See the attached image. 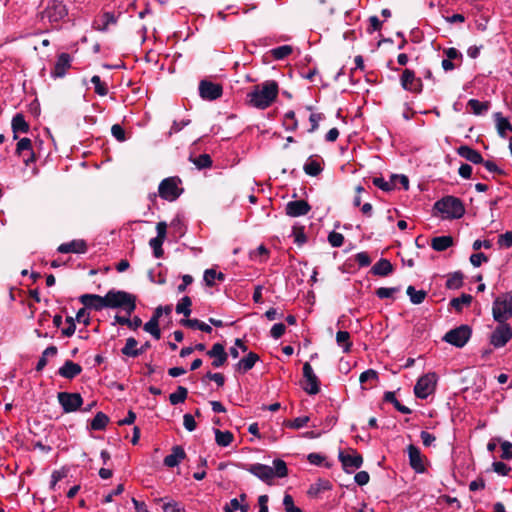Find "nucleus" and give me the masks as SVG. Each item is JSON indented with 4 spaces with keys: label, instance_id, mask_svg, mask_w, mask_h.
I'll return each instance as SVG.
<instances>
[{
    "label": "nucleus",
    "instance_id": "nucleus-45",
    "mask_svg": "<svg viewBox=\"0 0 512 512\" xmlns=\"http://www.w3.org/2000/svg\"><path fill=\"white\" fill-rule=\"evenodd\" d=\"M190 161L199 169H206L212 166V158L209 154H201L196 158L190 157Z\"/></svg>",
    "mask_w": 512,
    "mask_h": 512
},
{
    "label": "nucleus",
    "instance_id": "nucleus-52",
    "mask_svg": "<svg viewBox=\"0 0 512 512\" xmlns=\"http://www.w3.org/2000/svg\"><path fill=\"white\" fill-rule=\"evenodd\" d=\"M284 126L288 131H295L298 127V122L295 117L294 111H288L284 116Z\"/></svg>",
    "mask_w": 512,
    "mask_h": 512
},
{
    "label": "nucleus",
    "instance_id": "nucleus-38",
    "mask_svg": "<svg viewBox=\"0 0 512 512\" xmlns=\"http://www.w3.org/2000/svg\"><path fill=\"white\" fill-rule=\"evenodd\" d=\"M137 345L138 341L134 337H129L126 339L125 346L121 349V353L124 356L136 358L138 357Z\"/></svg>",
    "mask_w": 512,
    "mask_h": 512
},
{
    "label": "nucleus",
    "instance_id": "nucleus-49",
    "mask_svg": "<svg viewBox=\"0 0 512 512\" xmlns=\"http://www.w3.org/2000/svg\"><path fill=\"white\" fill-rule=\"evenodd\" d=\"M164 239H161L160 237H154L150 239L149 245L153 249V255L156 258H161L164 254V250L162 248V245L164 243Z\"/></svg>",
    "mask_w": 512,
    "mask_h": 512
},
{
    "label": "nucleus",
    "instance_id": "nucleus-31",
    "mask_svg": "<svg viewBox=\"0 0 512 512\" xmlns=\"http://www.w3.org/2000/svg\"><path fill=\"white\" fill-rule=\"evenodd\" d=\"M304 172L312 177L318 176L323 171V167L319 160L313 159V157H309L307 162L303 166Z\"/></svg>",
    "mask_w": 512,
    "mask_h": 512
},
{
    "label": "nucleus",
    "instance_id": "nucleus-19",
    "mask_svg": "<svg viewBox=\"0 0 512 512\" xmlns=\"http://www.w3.org/2000/svg\"><path fill=\"white\" fill-rule=\"evenodd\" d=\"M71 56L68 53H61L57 57V61L51 71L53 78H62L66 75V72L71 68Z\"/></svg>",
    "mask_w": 512,
    "mask_h": 512
},
{
    "label": "nucleus",
    "instance_id": "nucleus-6",
    "mask_svg": "<svg viewBox=\"0 0 512 512\" xmlns=\"http://www.w3.org/2000/svg\"><path fill=\"white\" fill-rule=\"evenodd\" d=\"M437 374L435 372H429L421 376L415 386L414 394L419 399H426L429 395L433 394L437 385Z\"/></svg>",
    "mask_w": 512,
    "mask_h": 512
},
{
    "label": "nucleus",
    "instance_id": "nucleus-37",
    "mask_svg": "<svg viewBox=\"0 0 512 512\" xmlns=\"http://www.w3.org/2000/svg\"><path fill=\"white\" fill-rule=\"evenodd\" d=\"M57 353H58V349H57L56 346L51 345V346L47 347L42 352V355H41V357L38 360V363H37V365L35 367L36 371H38V372L42 371L45 368V366L47 365V362H48L47 358L48 357H53V356L57 355Z\"/></svg>",
    "mask_w": 512,
    "mask_h": 512
},
{
    "label": "nucleus",
    "instance_id": "nucleus-55",
    "mask_svg": "<svg viewBox=\"0 0 512 512\" xmlns=\"http://www.w3.org/2000/svg\"><path fill=\"white\" fill-rule=\"evenodd\" d=\"M292 234L294 236V242L301 246L307 241V237L304 232V226H294L292 230Z\"/></svg>",
    "mask_w": 512,
    "mask_h": 512
},
{
    "label": "nucleus",
    "instance_id": "nucleus-57",
    "mask_svg": "<svg viewBox=\"0 0 512 512\" xmlns=\"http://www.w3.org/2000/svg\"><path fill=\"white\" fill-rule=\"evenodd\" d=\"M68 474V470L65 468H62L61 470H55L52 472L51 475V483H50V489L55 490V487L57 483L65 478Z\"/></svg>",
    "mask_w": 512,
    "mask_h": 512
},
{
    "label": "nucleus",
    "instance_id": "nucleus-2",
    "mask_svg": "<svg viewBox=\"0 0 512 512\" xmlns=\"http://www.w3.org/2000/svg\"><path fill=\"white\" fill-rule=\"evenodd\" d=\"M433 209L444 214L446 219H460L465 214V206L462 200L452 195L437 200Z\"/></svg>",
    "mask_w": 512,
    "mask_h": 512
},
{
    "label": "nucleus",
    "instance_id": "nucleus-53",
    "mask_svg": "<svg viewBox=\"0 0 512 512\" xmlns=\"http://www.w3.org/2000/svg\"><path fill=\"white\" fill-rule=\"evenodd\" d=\"M400 291V287H380L376 289L375 294L379 299H386L392 297L395 293Z\"/></svg>",
    "mask_w": 512,
    "mask_h": 512
},
{
    "label": "nucleus",
    "instance_id": "nucleus-27",
    "mask_svg": "<svg viewBox=\"0 0 512 512\" xmlns=\"http://www.w3.org/2000/svg\"><path fill=\"white\" fill-rule=\"evenodd\" d=\"M394 270L391 262L386 258L378 260L371 268V273L375 276L386 277Z\"/></svg>",
    "mask_w": 512,
    "mask_h": 512
},
{
    "label": "nucleus",
    "instance_id": "nucleus-3",
    "mask_svg": "<svg viewBox=\"0 0 512 512\" xmlns=\"http://www.w3.org/2000/svg\"><path fill=\"white\" fill-rule=\"evenodd\" d=\"M106 300L108 308H121L128 316L136 309V296L123 290L110 289L106 293Z\"/></svg>",
    "mask_w": 512,
    "mask_h": 512
},
{
    "label": "nucleus",
    "instance_id": "nucleus-48",
    "mask_svg": "<svg viewBox=\"0 0 512 512\" xmlns=\"http://www.w3.org/2000/svg\"><path fill=\"white\" fill-rule=\"evenodd\" d=\"M468 106L472 109L473 113L476 115H481L483 112L487 111L489 108L488 102H481L477 99H470L468 101Z\"/></svg>",
    "mask_w": 512,
    "mask_h": 512
},
{
    "label": "nucleus",
    "instance_id": "nucleus-10",
    "mask_svg": "<svg viewBox=\"0 0 512 512\" xmlns=\"http://www.w3.org/2000/svg\"><path fill=\"white\" fill-rule=\"evenodd\" d=\"M57 399L64 413L77 411L83 404V398L80 393L59 392Z\"/></svg>",
    "mask_w": 512,
    "mask_h": 512
},
{
    "label": "nucleus",
    "instance_id": "nucleus-61",
    "mask_svg": "<svg viewBox=\"0 0 512 512\" xmlns=\"http://www.w3.org/2000/svg\"><path fill=\"white\" fill-rule=\"evenodd\" d=\"M75 320L73 317L71 316H67L65 321L66 323L68 324L66 328L62 329V335L65 336V337H71L74 335L75 333V330H76V324H75Z\"/></svg>",
    "mask_w": 512,
    "mask_h": 512
},
{
    "label": "nucleus",
    "instance_id": "nucleus-62",
    "mask_svg": "<svg viewBox=\"0 0 512 512\" xmlns=\"http://www.w3.org/2000/svg\"><path fill=\"white\" fill-rule=\"evenodd\" d=\"M283 505L286 512H303L300 508L294 505L293 497L290 494L284 495Z\"/></svg>",
    "mask_w": 512,
    "mask_h": 512
},
{
    "label": "nucleus",
    "instance_id": "nucleus-64",
    "mask_svg": "<svg viewBox=\"0 0 512 512\" xmlns=\"http://www.w3.org/2000/svg\"><path fill=\"white\" fill-rule=\"evenodd\" d=\"M502 454L501 458L503 460H511L512 459V443L510 441L501 442Z\"/></svg>",
    "mask_w": 512,
    "mask_h": 512
},
{
    "label": "nucleus",
    "instance_id": "nucleus-26",
    "mask_svg": "<svg viewBox=\"0 0 512 512\" xmlns=\"http://www.w3.org/2000/svg\"><path fill=\"white\" fill-rule=\"evenodd\" d=\"M259 359L260 357L258 354L255 352H249L235 365V370L240 373H246L254 367Z\"/></svg>",
    "mask_w": 512,
    "mask_h": 512
},
{
    "label": "nucleus",
    "instance_id": "nucleus-25",
    "mask_svg": "<svg viewBox=\"0 0 512 512\" xmlns=\"http://www.w3.org/2000/svg\"><path fill=\"white\" fill-rule=\"evenodd\" d=\"M185 458H186V452L183 449V447L180 445H176V446L172 447L171 454L167 455L164 458L163 463L165 466H167L169 468H173V467L179 465V463L182 460H184Z\"/></svg>",
    "mask_w": 512,
    "mask_h": 512
},
{
    "label": "nucleus",
    "instance_id": "nucleus-7",
    "mask_svg": "<svg viewBox=\"0 0 512 512\" xmlns=\"http://www.w3.org/2000/svg\"><path fill=\"white\" fill-rule=\"evenodd\" d=\"M471 335V327L469 325L463 324L445 333L443 340L457 348H462L469 341Z\"/></svg>",
    "mask_w": 512,
    "mask_h": 512
},
{
    "label": "nucleus",
    "instance_id": "nucleus-60",
    "mask_svg": "<svg viewBox=\"0 0 512 512\" xmlns=\"http://www.w3.org/2000/svg\"><path fill=\"white\" fill-rule=\"evenodd\" d=\"M373 184L381 189L382 191L389 192L394 189V184L392 182L385 181L382 177L373 178Z\"/></svg>",
    "mask_w": 512,
    "mask_h": 512
},
{
    "label": "nucleus",
    "instance_id": "nucleus-33",
    "mask_svg": "<svg viewBox=\"0 0 512 512\" xmlns=\"http://www.w3.org/2000/svg\"><path fill=\"white\" fill-rule=\"evenodd\" d=\"M383 400L385 402H388V403H391L393 404V406L395 407V409L397 411H399L400 413L402 414H411L412 413V410L401 404L395 397V392H392V391H387L384 393V396H383Z\"/></svg>",
    "mask_w": 512,
    "mask_h": 512
},
{
    "label": "nucleus",
    "instance_id": "nucleus-12",
    "mask_svg": "<svg viewBox=\"0 0 512 512\" xmlns=\"http://www.w3.org/2000/svg\"><path fill=\"white\" fill-rule=\"evenodd\" d=\"M401 87L411 93L419 94L423 90L421 78L416 77L415 72L411 69H404L400 77Z\"/></svg>",
    "mask_w": 512,
    "mask_h": 512
},
{
    "label": "nucleus",
    "instance_id": "nucleus-40",
    "mask_svg": "<svg viewBox=\"0 0 512 512\" xmlns=\"http://www.w3.org/2000/svg\"><path fill=\"white\" fill-rule=\"evenodd\" d=\"M336 342L338 346L342 347L343 352L348 353L351 350L352 342L350 340V334L347 331H338L336 333Z\"/></svg>",
    "mask_w": 512,
    "mask_h": 512
},
{
    "label": "nucleus",
    "instance_id": "nucleus-28",
    "mask_svg": "<svg viewBox=\"0 0 512 512\" xmlns=\"http://www.w3.org/2000/svg\"><path fill=\"white\" fill-rule=\"evenodd\" d=\"M332 488V484L327 479H318L315 483L311 484L307 494L310 497H317L321 492L330 490Z\"/></svg>",
    "mask_w": 512,
    "mask_h": 512
},
{
    "label": "nucleus",
    "instance_id": "nucleus-29",
    "mask_svg": "<svg viewBox=\"0 0 512 512\" xmlns=\"http://www.w3.org/2000/svg\"><path fill=\"white\" fill-rule=\"evenodd\" d=\"M13 133H28L30 126L21 113L14 115L11 123Z\"/></svg>",
    "mask_w": 512,
    "mask_h": 512
},
{
    "label": "nucleus",
    "instance_id": "nucleus-47",
    "mask_svg": "<svg viewBox=\"0 0 512 512\" xmlns=\"http://www.w3.org/2000/svg\"><path fill=\"white\" fill-rule=\"evenodd\" d=\"M293 52V48L290 45H282L273 48L270 53L275 60H283Z\"/></svg>",
    "mask_w": 512,
    "mask_h": 512
},
{
    "label": "nucleus",
    "instance_id": "nucleus-1",
    "mask_svg": "<svg viewBox=\"0 0 512 512\" xmlns=\"http://www.w3.org/2000/svg\"><path fill=\"white\" fill-rule=\"evenodd\" d=\"M278 93L279 86L276 81H265L262 84L255 85L252 91L247 94V103L251 107L264 110L275 102Z\"/></svg>",
    "mask_w": 512,
    "mask_h": 512
},
{
    "label": "nucleus",
    "instance_id": "nucleus-51",
    "mask_svg": "<svg viewBox=\"0 0 512 512\" xmlns=\"http://www.w3.org/2000/svg\"><path fill=\"white\" fill-rule=\"evenodd\" d=\"M91 82L94 85L95 93H97L100 96H105L108 93L107 85L101 81L100 76L94 75L91 78Z\"/></svg>",
    "mask_w": 512,
    "mask_h": 512
},
{
    "label": "nucleus",
    "instance_id": "nucleus-36",
    "mask_svg": "<svg viewBox=\"0 0 512 512\" xmlns=\"http://www.w3.org/2000/svg\"><path fill=\"white\" fill-rule=\"evenodd\" d=\"M109 423V417L103 413L98 412L90 422V429L94 431L104 430Z\"/></svg>",
    "mask_w": 512,
    "mask_h": 512
},
{
    "label": "nucleus",
    "instance_id": "nucleus-9",
    "mask_svg": "<svg viewBox=\"0 0 512 512\" xmlns=\"http://www.w3.org/2000/svg\"><path fill=\"white\" fill-rule=\"evenodd\" d=\"M68 15V9L62 1L50 0L41 13L42 18H48L51 23L59 22Z\"/></svg>",
    "mask_w": 512,
    "mask_h": 512
},
{
    "label": "nucleus",
    "instance_id": "nucleus-63",
    "mask_svg": "<svg viewBox=\"0 0 512 512\" xmlns=\"http://www.w3.org/2000/svg\"><path fill=\"white\" fill-rule=\"evenodd\" d=\"M497 243L500 247H512V231H507L504 234L499 235Z\"/></svg>",
    "mask_w": 512,
    "mask_h": 512
},
{
    "label": "nucleus",
    "instance_id": "nucleus-50",
    "mask_svg": "<svg viewBox=\"0 0 512 512\" xmlns=\"http://www.w3.org/2000/svg\"><path fill=\"white\" fill-rule=\"evenodd\" d=\"M143 329L147 333H150L156 340L161 338V331L158 322L150 319L147 323L144 324Z\"/></svg>",
    "mask_w": 512,
    "mask_h": 512
},
{
    "label": "nucleus",
    "instance_id": "nucleus-46",
    "mask_svg": "<svg viewBox=\"0 0 512 512\" xmlns=\"http://www.w3.org/2000/svg\"><path fill=\"white\" fill-rule=\"evenodd\" d=\"M192 300L189 296H184L176 305V313L183 314L185 317L191 314Z\"/></svg>",
    "mask_w": 512,
    "mask_h": 512
},
{
    "label": "nucleus",
    "instance_id": "nucleus-42",
    "mask_svg": "<svg viewBox=\"0 0 512 512\" xmlns=\"http://www.w3.org/2000/svg\"><path fill=\"white\" fill-rule=\"evenodd\" d=\"M473 297L470 294L463 293L460 297L453 298L450 301V306L453 307L457 312H461L463 305H470Z\"/></svg>",
    "mask_w": 512,
    "mask_h": 512
},
{
    "label": "nucleus",
    "instance_id": "nucleus-23",
    "mask_svg": "<svg viewBox=\"0 0 512 512\" xmlns=\"http://www.w3.org/2000/svg\"><path fill=\"white\" fill-rule=\"evenodd\" d=\"M457 154L473 164H482L484 162L481 153L468 145L459 146Z\"/></svg>",
    "mask_w": 512,
    "mask_h": 512
},
{
    "label": "nucleus",
    "instance_id": "nucleus-59",
    "mask_svg": "<svg viewBox=\"0 0 512 512\" xmlns=\"http://www.w3.org/2000/svg\"><path fill=\"white\" fill-rule=\"evenodd\" d=\"M328 242L332 247H341L344 243V236L341 233L332 231L328 235Z\"/></svg>",
    "mask_w": 512,
    "mask_h": 512
},
{
    "label": "nucleus",
    "instance_id": "nucleus-20",
    "mask_svg": "<svg viewBox=\"0 0 512 512\" xmlns=\"http://www.w3.org/2000/svg\"><path fill=\"white\" fill-rule=\"evenodd\" d=\"M353 455L344 454L343 452L339 453V461L342 463L344 470L347 473H350L351 470L349 468L358 469L363 464V457L356 450L352 449Z\"/></svg>",
    "mask_w": 512,
    "mask_h": 512
},
{
    "label": "nucleus",
    "instance_id": "nucleus-16",
    "mask_svg": "<svg viewBox=\"0 0 512 512\" xmlns=\"http://www.w3.org/2000/svg\"><path fill=\"white\" fill-rule=\"evenodd\" d=\"M79 301L85 308L95 311H101L107 307L106 295L100 296L98 294H83L79 297Z\"/></svg>",
    "mask_w": 512,
    "mask_h": 512
},
{
    "label": "nucleus",
    "instance_id": "nucleus-13",
    "mask_svg": "<svg viewBox=\"0 0 512 512\" xmlns=\"http://www.w3.org/2000/svg\"><path fill=\"white\" fill-rule=\"evenodd\" d=\"M199 94L204 100H216L222 96L223 87L221 84L209 80H201L199 83Z\"/></svg>",
    "mask_w": 512,
    "mask_h": 512
},
{
    "label": "nucleus",
    "instance_id": "nucleus-41",
    "mask_svg": "<svg viewBox=\"0 0 512 512\" xmlns=\"http://www.w3.org/2000/svg\"><path fill=\"white\" fill-rule=\"evenodd\" d=\"M288 475V468L285 461L275 459L272 467V477L284 478Z\"/></svg>",
    "mask_w": 512,
    "mask_h": 512
},
{
    "label": "nucleus",
    "instance_id": "nucleus-34",
    "mask_svg": "<svg viewBox=\"0 0 512 512\" xmlns=\"http://www.w3.org/2000/svg\"><path fill=\"white\" fill-rule=\"evenodd\" d=\"M214 433L215 441L217 445L221 447L229 446L234 440V435L230 431H221L219 429H214Z\"/></svg>",
    "mask_w": 512,
    "mask_h": 512
},
{
    "label": "nucleus",
    "instance_id": "nucleus-39",
    "mask_svg": "<svg viewBox=\"0 0 512 512\" xmlns=\"http://www.w3.org/2000/svg\"><path fill=\"white\" fill-rule=\"evenodd\" d=\"M406 293L409 296L410 301L415 305L421 304L427 296L426 291L416 290L412 285L407 287Z\"/></svg>",
    "mask_w": 512,
    "mask_h": 512
},
{
    "label": "nucleus",
    "instance_id": "nucleus-11",
    "mask_svg": "<svg viewBox=\"0 0 512 512\" xmlns=\"http://www.w3.org/2000/svg\"><path fill=\"white\" fill-rule=\"evenodd\" d=\"M304 383L302 384L303 390L309 395H316L320 392V380L313 371L309 362L303 365Z\"/></svg>",
    "mask_w": 512,
    "mask_h": 512
},
{
    "label": "nucleus",
    "instance_id": "nucleus-56",
    "mask_svg": "<svg viewBox=\"0 0 512 512\" xmlns=\"http://www.w3.org/2000/svg\"><path fill=\"white\" fill-rule=\"evenodd\" d=\"M101 21H102V26H98L97 29L100 31H107L109 25L116 24L117 18L115 17V15L113 13L105 12L101 16Z\"/></svg>",
    "mask_w": 512,
    "mask_h": 512
},
{
    "label": "nucleus",
    "instance_id": "nucleus-54",
    "mask_svg": "<svg viewBox=\"0 0 512 512\" xmlns=\"http://www.w3.org/2000/svg\"><path fill=\"white\" fill-rule=\"evenodd\" d=\"M309 420L310 418L308 416H302L293 420H287L284 422V425L292 429H300L304 427L309 422Z\"/></svg>",
    "mask_w": 512,
    "mask_h": 512
},
{
    "label": "nucleus",
    "instance_id": "nucleus-4",
    "mask_svg": "<svg viewBox=\"0 0 512 512\" xmlns=\"http://www.w3.org/2000/svg\"><path fill=\"white\" fill-rule=\"evenodd\" d=\"M492 315L497 323L507 322L512 317V291L502 293L495 298Z\"/></svg>",
    "mask_w": 512,
    "mask_h": 512
},
{
    "label": "nucleus",
    "instance_id": "nucleus-8",
    "mask_svg": "<svg viewBox=\"0 0 512 512\" xmlns=\"http://www.w3.org/2000/svg\"><path fill=\"white\" fill-rule=\"evenodd\" d=\"M512 339V327L507 322L498 323L490 335V344L494 348L504 347Z\"/></svg>",
    "mask_w": 512,
    "mask_h": 512
},
{
    "label": "nucleus",
    "instance_id": "nucleus-18",
    "mask_svg": "<svg viewBox=\"0 0 512 512\" xmlns=\"http://www.w3.org/2000/svg\"><path fill=\"white\" fill-rule=\"evenodd\" d=\"M285 211L290 217H300L311 211V205L306 200L290 201L286 204Z\"/></svg>",
    "mask_w": 512,
    "mask_h": 512
},
{
    "label": "nucleus",
    "instance_id": "nucleus-15",
    "mask_svg": "<svg viewBox=\"0 0 512 512\" xmlns=\"http://www.w3.org/2000/svg\"><path fill=\"white\" fill-rule=\"evenodd\" d=\"M242 468L268 484H270L273 479L272 467L268 465L260 463L243 464Z\"/></svg>",
    "mask_w": 512,
    "mask_h": 512
},
{
    "label": "nucleus",
    "instance_id": "nucleus-30",
    "mask_svg": "<svg viewBox=\"0 0 512 512\" xmlns=\"http://www.w3.org/2000/svg\"><path fill=\"white\" fill-rule=\"evenodd\" d=\"M497 133L500 137H506V131H512V125L507 118H505L501 112L494 114Z\"/></svg>",
    "mask_w": 512,
    "mask_h": 512
},
{
    "label": "nucleus",
    "instance_id": "nucleus-58",
    "mask_svg": "<svg viewBox=\"0 0 512 512\" xmlns=\"http://www.w3.org/2000/svg\"><path fill=\"white\" fill-rule=\"evenodd\" d=\"M444 54L446 55L447 59L452 61H458V65H461V63L463 62L462 53L454 47L445 49Z\"/></svg>",
    "mask_w": 512,
    "mask_h": 512
},
{
    "label": "nucleus",
    "instance_id": "nucleus-43",
    "mask_svg": "<svg viewBox=\"0 0 512 512\" xmlns=\"http://www.w3.org/2000/svg\"><path fill=\"white\" fill-rule=\"evenodd\" d=\"M188 396V390L184 386H178L174 393L169 395V401L172 405L183 403Z\"/></svg>",
    "mask_w": 512,
    "mask_h": 512
},
{
    "label": "nucleus",
    "instance_id": "nucleus-32",
    "mask_svg": "<svg viewBox=\"0 0 512 512\" xmlns=\"http://www.w3.org/2000/svg\"><path fill=\"white\" fill-rule=\"evenodd\" d=\"M453 245V237L452 236H438L434 237L431 241V247L435 251H445L449 247Z\"/></svg>",
    "mask_w": 512,
    "mask_h": 512
},
{
    "label": "nucleus",
    "instance_id": "nucleus-5",
    "mask_svg": "<svg viewBox=\"0 0 512 512\" xmlns=\"http://www.w3.org/2000/svg\"><path fill=\"white\" fill-rule=\"evenodd\" d=\"M181 182L178 176L163 179L158 187L159 196L170 202L175 201L183 193V188L179 187Z\"/></svg>",
    "mask_w": 512,
    "mask_h": 512
},
{
    "label": "nucleus",
    "instance_id": "nucleus-14",
    "mask_svg": "<svg viewBox=\"0 0 512 512\" xmlns=\"http://www.w3.org/2000/svg\"><path fill=\"white\" fill-rule=\"evenodd\" d=\"M16 154L23 157V162L26 166L36 161V156L32 148V141L29 138H22L16 145Z\"/></svg>",
    "mask_w": 512,
    "mask_h": 512
},
{
    "label": "nucleus",
    "instance_id": "nucleus-17",
    "mask_svg": "<svg viewBox=\"0 0 512 512\" xmlns=\"http://www.w3.org/2000/svg\"><path fill=\"white\" fill-rule=\"evenodd\" d=\"M407 451H408V457H409V465L410 467L416 472V473H424L426 468H425V465L423 463V455L421 454V451L420 449L413 445V444H410L408 447H407Z\"/></svg>",
    "mask_w": 512,
    "mask_h": 512
},
{
    "label": "nucleus",
    "instance_id": "nucleus-22",
    "mask_svg": "<svg viewBox=\"0 0 512 512\" xmlns=\"http://www.w3.org/2000/svg\"><path fill=\"white\" fill-rule=\"evenodd\" d=\"M88 250V246L83 239H74L67 243H62L58 246L57 251L59 253H77L84 254Z\"/></svg>",
    "mask_w": 512,
    "mask_h": 512
},
{
    "label": "nucleus",
    "instance_id": "nucleus-44",
    "mask_svg": "<svg viewBox=\"0 0 512 512\" xmlns=\"http://www.w3.org/2000/svg\"><path fill=\"white\" fill-rule=\"evenodd\" d=\"M464 275L462 272L457 271L448 276L446 281L447 289H459L463 286Z\"/></svg>",
    "mask_w": 512,
    "mask_h": 512
},
{
    "label": "nucleus",
    "instance_id": "nucleus-24",
    "mask_svg": "<svg viewBox=\"0 0 512 512\" xmlns=\"http://www.w3.org/2000/svg\"><path fill=\"white\" fill-rule=\"evenodd\" d=\"M82 372V367L72 360H66L58 370V374L66 379H74Z\"/></svg>",
    "mask_w": 512,
    "mask_h": 512
},
{
    "label": "nucleus",
    "instance_id": "nucleus-21",
    "mask_svg": "<svg viewBox=\"0 0 512 512\" xmlns=\"http://www.w3.org/2000/svg\"><path fill=\"white\" fill-rule=\"evenodd\" d=\"M207 355L210 358H213L212 366L214 368H219L223 366L227 362L228 354L225 351V347L222 343H215L211 347L209 351H207Z\"/></svg>",
    "mask_w": 512,
    "mask_h": 512
},
{
    "label": "nucleus",
    "instance_id": "nucleus-35",
    "mask_svg": "<svg viewBox=\"0 0 512 512\" xmlns=\"http://www.w3.org/2000/svg\"><path fill=\"white\" fill-rule=\"evenodd\" d=\"M204 281H205V284L208 286V287H212L215 285V280L217 279L218 281L220 282H223L226 278L225 274L222 273V272H217L215 269H206L204 271Z\"/></svg>",
    "mask_w": 512,
    "mask_h": 512
}]
</instances>
